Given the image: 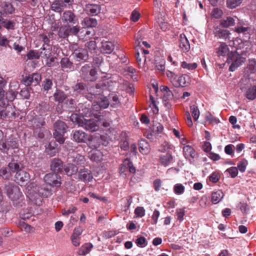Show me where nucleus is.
I'll return each instance as SVG.
<instances>
[{"label":"nucleus","instance_id":"62","mask_svg":"<svg viewBox=\"0 0 256 256\" xmlns=\"http://www.w3.org/2000/svg\"><path fill=\"white\" fill-rule=\"evenodd\" d=\"M28 60L38 59L40 58L39 52L31 50L27 54Z\"/></svg>","mask_w":256,"mask_h":256},{"label":"nucleus","instance_id":"52","mask_svg":"<svg viewBox=\"0 0 256 256\" xmlns=\"http://www.w3.org/2000/svg\"><path fill=\"white\" fill-rule=\"evenodd\" d=\"M156 67L160 71L163 72L165 69V61L164 59L160 58L155 60Z\"/></svg>","mask_w":256,"mask_h":256},{"label":"nucleus","instance_id":"12","mask_svg":"<svg viewBox=\"0 0 256 256\" xmlns=\"http://www.w3.org/2000/svg\"><path fill=\"white\" fill-rule=\"evenodd\" d=\"M88 92L85 94V97L90 101L95 100L97 97L100 95L101 92L100 86L96 84L95 86H92L88 89Z\"/></svg>","mask_w":256,"mask_h":256},{"label":"nucleus","instance_id":"10","mask_svg":"<svg viewBox=\"0 0 256 256\" xmlns=\"http://www.w3.org/2000/svg\"><path fill=\"white\" fill-rule=\"evenodd\" d=\"M78 179L86 183L91 182L93 179L91 170L86 168H80L78 172Z\"/></svg>","mask_w":256,"mask_h":256},{"label":"nucleus","instance_id":"3","mask_svg":"<svg viewBox=\"0 0 256 256\" xmlns=\"http://www.w3.org/2000/svg\"><path fill=\"white\" fill-rule=\"evenodd\" d=\"M68 128L66 124L62 121L57 120L54 124V136L56 140L60 144H62L64 142V134L66 132Z\"/></svg>","mask_w":256,"mask_h":256},{"label":"nucleus","instance_id":"11","mask_svg":"<svg viewBox=\"0 0 256 256\" xmlns=\"http://www.w3.org/2000/svg\"><path fill=\"white\" fill-rule=\"evenodd\" d=\"M70 4V0H57L52 3L51 8L55 12L60 13Z\"/></svg>","mask_w":256,"mask_h":256},{"label":"nucleus","instance_id":"24","mask_svg":"<svg viewBox=\"0 0 256 256\" xmlns=\"http://www.w3.org/2000/svg\"><path fill=\"white\" fill-rule=\"evenodd\" d=\"M74 92L76 94L84 95L88 91L86 84L83 82H78L72 86Z\"/></svg>","mask_w":256,"mask_h":256},{"label":"nucleus","instance_id":"30","mask_svg":"<svg viewBox=\"0 0 256 256\" xmlns=\"http://www.w3.org/2000/svg\"><path fill=\"white\" fill-rule=\"evenodd\" d=\"M224 196V194L222 191L218 190L214 192L212 194L211 200L212 204H217L220 202Z\"/></svg>","mask_w":256,"mask_h":256},{"label":"nucleus","instance_id":"59","mask_svg":"<svg viewBox=\"0 0 256 256\" xmlns=\"http://www.w3.org/2000/svg\"><path fill=\"white\" fill-rule=\"evenodd\" d=\"M84 117L80 116L77 114H73L70 116V119L72 122L74 123L78 124V126H80V121L83 120Z\"/></svg>","mask_w":256,"mask_h":256},{"label":"nucleus","instance_id":"1","mask_svg":"<svg viewBox=\"0 0 256 256\" xmlns=\"http://www.w3.org/2000/svg\"><path fill=\"white\" fill-rule=\"evenodd\" d=\"M4 190L8 198L13 202L15 206H22L24 200L23 195L18 186L9 182L5 185Z\"/></svg>","mask_w":256,"mask_h":256},{"label":"nucleus","instance_id":"6","mask_svg":"<svg viewBox=\"0 0 256 256\" xmlns=\"http://www.w3.org/2000/svg\"><path fill=\"white\" fill-rule=\"evenodd\" d=\"M80 73L82 76L88 81H94L96 78L97 72L95 68H91L89 64H86L80 69Z\"/></svg>","mask_w":256,"mask_h":256},{"label":"nucleus","instance_id":"55","mask_svg":"<svg viewBox=\"0 0 256 256\" xmlns=\"http://www.w3.org/2000/svg\"><path fill=\"white\" fill-rule=\"evenodd\" d=\"M184 186L181 184H176L174 188V191L176 194H182L184 192Z\"/></svg>","mask_w":256,"mask_h":256},{"label":"nucleus","instance_id":"60","mask_svg":"<svg viewBox=\"0 0 256 256\" xmlns=\"http://www.w3.org/2000/svg\"><path fill=\"white\" fill-rule=\"evenodd\" d=\"M163 126L159 122H155L152 126V130L154 132H156L158 134H161L163 131Z\"/></svg>","mask_w":256,"mask_h":256},{"label":"nucleus","instance_id":"4","mask_svg":"<svg viewBox=\"0 0 256 256\" xmlns=\"http://www.w3.org/2000/svg\"><path fill=\"white\" fill-rule=\"evenodd\" d=\"M245 61L246 58L236 52H232L228 54L226 62L228 64H231L229 68L230 71L234 72Z\"/></svg>","mask_w":256,"mask_h":256},{"label":"nucleus","instance_id":"9","mask_svg":"<svg viewBox=\"0 0 256 256\" xmlns=\"http://www.w3.org/2000/svg\"><path fill=\"white\" fill-rule=\"evenodd\" d=\"M41 79V75L40 74L34 73L24 78L22 82L26 86H36L40 84Z\"/></svg>","mask_w":256,"mask_h":256},{"label":"nucleus","instance_id":"61","mask_svg":"<svg viewBox=\"0 0 256 256\" xmlns=\"http://www.w3.org/2000/svg\"><path fill=\"white\" fill-rule=\"evenodd\" d=\"M228 51V48L226 44L224 43H222L220 44L219 48L218 53L222 56L225 55Z\"/></svg>","mask_w":256,"mask_h":256},{"label":"nucleus","instance_id":"17","mask_svg":"<svg viewBox=\"0 0 256 256\" xmlns=\"http://www.w3.org/2000/svg\"><path fill=\"white\" fill-rule=\"evenodd\" d=\"M190 83V78L186 74L182 75L176 80H172V85L175 87H185Z\"/></svg>","mask_w":256,"mask_h":256},{"label":"nucleus","instance_id":"27","mask_svg":"<svg viewBox=\"0 0 256 256\" xmlns=\"http://www.w3.org/2000/svg\"><path fill=\"white\" fill-rule=\"evenodd\" d=\"M64 171L66 175L71 176L78 172V168L74 164H68L64 166Z\"/></svg>","mask_w":256,"mask_h":256},{"label":"nucleus","instance_id":"51","mask_svg":"<svg viewBox=\"0 0 256 256\" xmlns=\"http://www.w3.org/2000/svg\"><path fill=\"white\" fill-rule=\"evenodd\" d=\"M32 123V127L34 130L35 129L42 128V126L44 124L45 122L43 119L38 118L34 120Z\"/></svg>","mask_w":256,"mask_h":256},{"label":"nucleus","instance_id":"44","mask_svg":"<svg viewBox=\"0 0 256 256\" xmlns=\"http://www.w3.org/2000/svg\"><path fill=\"white\" fill-rule=\"evenodd\" d=\"M40 50V52H39L40 57L41 56L42 58H46V60H48L51 55V50L50 48H46L44 46V45H43L42 48H41Z\"/></svg>","mask_w":256,"mask_h":256},{"label":"nucleus","instance_id":"58","mask_svg":"<svg viewBox=\"0 0 256 256\" xmlns=\"http://www.w3.org/2000/svg\"><path fill=\"white\" fill-rule=\"evenodd\" d=\"M98 99H100V100H98V102H99V104L101 106L102 108H106L110 104L108 99L106 98V97L104 98H100L99 96Z\"/></svg>","mask_w":256,"mask_h":256},{"label":"nucleus","instance_id":"42","mask_svg":"<svg viewBox=\"0 0 256 256\" xmlns=\"http://www.w3.org/2000/svg\"><path fill=\"white\" fill-rule=\"evenodd\" d=\"M58 36L60 38H64L69 36L68 25H64L60 28Z\"/></svg>","mask_w":256,"mask_h":256},{"label":"nucleus","instance_id":"49","mask_svg":"<svg viewBox=\"0 0 256 256\" xmlns=\"http://www.w3.org/2000/svg\"><path fill=\"white\" fill-rule=\"evenodd\" d=\"M73 162L77 165L82 166L85 164L86 159L84 156L79 154H76L74 156Z\"/></svg>","mask_w":256,"mask_h":256},{"label":"nucleus","instance_id":"8","mask_svg":"<svg viewBox=\"0 0 256 256\" xmlns=\"http://www.w3.org/2000/svg\"><path fill=\"white\" fill-rule=\"evenodd\" d=\"M44 180L50 186H60L61 184L60 177L56 172L46 174L44 177Z\"/></svg>","mask_w":256,"mask_h":256},{"label":"nucleus","instance_id":"5","mask_svg":"<svg viewBox=\"0 0 256 256\" xmlns=\"http://www.w3.org/2000/svg\"><path fill=\"white\" fill-rule=\"evenodd\" d=\"M72 56L75 61L82 63L88 62L89 59L88 50L85 48H75Z\"/></svg>","mask_w":256,"mask_h":256},{"label":"nucleus","instance_id":"18","mask_svg":"<svg viewBox=\"0 0 256 256\" xmlns=\"http://www.w3.org/2000/svg\"><path fill=\"white\" fill-rule=\"evenodd\" d=\"M6 84V81L3 78L0 76V106L4 107L8 104L6 98L5 92L4 88Z\"/></svg>","mask_w":256,"mask_h":256},{"label":"nucleus","instance_id":"45","mask_svg":"<svg viewBox=\"0 0 256 256\" xmlns=\"http://www.w3.org/2000/svg\"><path fill=\"white\" fill-rule=\"evenodd\" d=\"M0 22L2 24L3 26L8 30H14V23L11 20L1 18Z\"/></svg>","mask_w":256,"mask_h":256},{"label":"nucleus","instance_id":"13","mask_svg":"<svg viewBox=\"0 0 256 256\" xmlns=\"http://www.w3.org/2000/svg\"><path fill=\"white\" fill-rule=\"evenodd\" d=\"M61 20L63 23L74 24L78 22L76 16L70 10L64 12L61 16Z\"/></svg>","mask_w":256,"mask_h":256},{"label":"nucleus","instance_id":"19","mask_svg":"<svg viewBox=\"0 0 256 256\" xmlns=\"http://www.w3.org/2000/svg\"><path fill=\"white\" fill-rule=\"evenodd\" d=\"M178 46L181 50L184 52H188L190 50L189 42L184 34H182L180 36Z\"/></svg>","mask_w":256,"mask_h":256},{"label":"nucleus","instance_id":"41","mask_svg":"<svg viewBox=\"0 0 256 256\" xmlns=\"http://www.w3.org/2000/svg\"><path fill=\"white\" fill-rule=\"evenodd\" d=\"M93 246L91 243H86L83 245L78 250L79 255H86L90 252Z\"/></svg>","mask_w":256,"mask_h":256},{"label":"nucleus","instance_id":"28","mask_svg":"<svg viewBox=\"0 0 256 256\" xmlns=\"http://www.w3.org/2000/svg\"><path fill=\"white\" fill-rule=\"evenodd\" d=\"M102 153L97 150H92L89 154L90 160L96 162L101 161L102 160Z\"/></svg>","mask_w":256,"mask_h":256},{"label":"nucleus","instance_id":"29","mask_svg":"<svg viewBox=\"0 0 256 256\" xmlns=\"http://www.w3.org/2000/svg\"><path fill=\"white\" fill-rule=\"evenodd\" d=\"M60 65L62 70L66 71L72 70L74 68L73 63L68 58H64L61 60Z\"/></svg>","mask_w":256,"mask_h":256},{"label":"nucleus","instance_id":"48","mask_svg":"<svg viewBox=\"0 0 256 256\" xmlns=\"http://www.w3.org/2000/svg\"><path fill=\"white\" fill-rule=\"evenodd\" d=\"M190 112L192 113L194 120L196 121L200 116V110L198 107L196 105L190 106Z\"/></svg>","mask_w":256,"mask_h":256},{"label":"nucleus","instance_id":"2","mask_svg":"<svg viewBox=\"0 0 256 256\" xmlns=\"http://www.w3.org/2000/svg\"><path fill=\"white\" fill-rule=\"evenodd\" d=\"M30 188L32 189L30 190L29 191L32 198H38L39 197L42 196L48 198L52 194L51 189L46 183L34 186L32 184Z\"/></svg>","mask_w":256,"mask_h":256},{"label":"nucleus","instance_id":"63","mask_svg":"<svg viewBox=\"0 0 256 256\" xmlns=\"http://www.w3.org/2000/svg\"><path fill=\"white\" fill-rule=\"evenodd\" d=\"M136 243L138 246L144 248L146 245V239L144 237L140 236L136 240Z\"/></svg>","mask_w":256,"mask_h":256},{"label":"nucleus","instance_id":"7","mask_svg":"<svg viewBox=\"0 0 256 256\" xmlns=\"http://www.w3.org/2000/svg\"><path fill=\"white\" fill-rule=\"evenodd\" d=\"M80 122V126L87 130L95 132L99 128V122L96 120L92 118L88 120L84 118L83 120Z\"/></svg>","mask_w":256,"mask_h":256},{"label":"nucleus","instance_id":"15","mask_svg":"<svg viewBox=\"0 0 256 256\" xmlns=\"http://www.w3.org/2000/svg\"><path fill=\"white\" fill-rule=\"evenodd\" d=\"M63 162L61 160L57 158H54L52 160L50 164V170L56 173H62L63 172Z\"/></svg>","mask_w":256,"mask_h":256},{"label":"nucleus","instance_id":"35","mask_svg":"<svg viewBox=\"0 0 256 256\" xmlns=\"http://www.w3.org/2000/svg\"><path fill=\"white\" fill-rule=\"evenodd\" d=\"M172 160V156L169 153L161 155L160 156V161L161 164L164 166H168Z\"/></svg>","mask_w":256,"mask_h":256},{"label":"nucleus","instance_id":"34","mask_svg":"<svg viewBox=\"0 0 256 256\" xmlns=\"http://www.w3.org/2000/svg\"><path fill=\"white\" fill-rule=\"evenodd\" d=\"M54 99L55 101L62 102L67 98L66 94L60 90H56L54 94Z\"/></svg>","mask_w":256,"mask_h":256},{"label":"nucleus","instance_id":"53","mask_svg":"<svg viewBox=\"0 0 256 256\" xmlns=\"http://www.w3.org/2000/svg\"><path fill=\"white\" fill-rule=\"evenodd\" d=\"M8 145L10 148L15 149L18 148V143L16 138H9L7 140Z\"/></svg>","mask_w":256,"mask_h":256},{"label":"nucleus","instance_id":"33","mask_svg":"<svg viewBox=\"0 0 256 256\" xmlns=\"http://www.w3.org/2000/svg\"><path fill=\"white\" fill-rule=\"evenodd\" d=\"M214 34L216 36L226 40L228 38L230 32L227 30H222L217 28H215Z\"/></svg>","mask_w":256,"mask_h":256},{"label":"nucleus","instance_id":"43","mask_svg":"<svg viewBox=\"0 0 256 256\" xmlns=\"http://www.w3.org/2000/svg\"><path fill=\"white\" fill-rule=\"evenodd\" d=\"M235 24V20L233 18L228 16L226 19L221 20L220 24L224 28H228L230 26H233Z\"/></svg>","mask_w":256,"mask_h":256},{"label":"nucleus","instance_id":"14","mask_svg":"<svg viewBox=\"0 0 256 256\" xmlns=\"http://www.w3.org/2000/svg\"><path fill=\"white\" fill-rule=\"evenodd\" d=\"M88 145L92 148L96 149L101 144L105 145L106 142H103L102 138L101 136H92L90 138L88 137Z\"/></svg>","mask_w":256,"mask_h":256},{"label":"nucleus","instance_id":"38","mask_svg":"<svg viewBox=\"0 0 256 256\" xmlns=\"http://www.w3.org/2000/svg\"><path fill=\"white\" fill-rule=\"evenodd\" d=\"M79 112L82 117L90 116L92 114L91 108L87 106L86 104H81L79 107Z\"/></svg>","mask_w":256,"mask_h":256},{"label":"nucleus","instance_id":"32","mask_svg":"<svg viewBox=\"0 0 256 256\" xmlns=\"http://www.w3.org/2000/svg\"><path fill=\"white\" fill-rule=\"evenodd\" d=\"M108 99L111 106L113 108H117L120 104L118 97L117 94L114 93L110 94L108 95Z\"/></svg>","mask_w":256,"mask_h":256},{"label":"nucleus","instance_id":"37","mask_svg":"<svg viewBox=\"0 0 256 256\" xmlns=\"http://www.w3.org/2000/svg\"><path fill=\"white\" fill-rule=\"evenodd\" d=\"M184 155L186 158L191 157L194 158L196 152L194 148L190 146H186L183 148Z\"/></svg>","mask_w":256,"mask_h":256},{"label":"nucleus","instance_id":"64","mask_svg":"<svg viewBox=\"0 0 256 256\" xmlns=\"http://www.w3.org/2000/svg\"><path fill=\"white\" fill-rule=\"evenodd\" d=\"M85 46L90 51L94 50L97 48L96 44L94 40H90L85 44Z\"/></svg>","mask_w":256,"mask_h":256},{"label":"nucleus","instance_id":"23","mask_svg":"<svg viewBox=\"0 0 256 256\" xmlns=\"http://www.w3.org/2000/svg\"><path fill=\"white\" fill-rule=\"evenodd\" d=\"M74 140L77 142H86L88 139V135L82 130H75L72 134Z\"/></svg>","mask_w":256,"mask_h":256},{"label":"nucleus","instance_id":"47","mask_svg":"<svg viewBox=\"0 0 256 256\" xmlns=\"http://www.w3.org/2000/svg\"><path fill=\"white\" fill-rule=\"evenodd\" d=\"M246 68L249 72L254 74L256 72V60L254 58L249 60Z\"/></svg>","mask_w":256,"mask_h":256},{"label":"nucleus","instance_id":"56","mask_svg":"<svg viewBox=\"0 0 256 256\" xmlns=\"http://www.w3.org/2000/svg\"><path fill=\"white\" fill-rule=\"evenodd\" d=\"M10 148L8 145V142L6 140H0V150L5 154H8V152Z\"/></svg>","mask_w":256,"mask_h":256},{"label":"nucleus","instance_id":"39","mask_svg":"<svg viewBox=\"0 0 256 256\" xmlns=\"http://www.w3.org/2000/svg\"><path fill=\"white\" fill-rule=\"evenodd\" d=\"M53 86V82L52 78H46L44 79L42 84V88L44 92H48L52 89Z\"/></svg>","mask_w":256,"mask_h":256},{"label":"nucleus","instance_id":"25","mask_svg":"<svg viewBox=\"0 0 256 256\" xmlns=\"http://www.w3.org/2000/svg\"><path fill=\"white\" fill-rule=\"evenodd\" d=\"M114 50V44L110 42H102L100 48V52L104 54H110Z\"/></svg>","mask_w":256,"mask_h":256},{"label":"nucleus","instance_id":"16","mask_svg":"<svg viewBox=\"0 0 256 256\" xmlns=\"http://www.w3.org/2000/svg\"><path fill=\"white\" fill-rule=\"evenodd\" d=\"M127 171L130 173H134L136 172L135 168L132 162L128 158L124 160L123 163L120 167V174H124Z\"/></svg>","mask_w":256,"mask_h":256},{"label":"nucleus","instance_id":"20","mask_svg":"<svg viewBox=\"0 0 256 256\" xmlns=\"http://www.w3.org/2000/svg\"><path fill=\"white\" fill-rule=\"evenodd\" d=\"M15 178L17 182L20 185L26 184L30 180V174L22 170L16 174Z\"/></svg>","mask_w":256,"mask_h":256},{"label":"nucleus","instance_id":"26","mask_svg":"<svg viewBox=\"0 0 256 256\" xmlns=\"http://www.w3.org/2000/svg\"><path fill=\"white\" fill-rule=\"evenodd\" d=\"M46 152L50 156H54L58 152L57 144L54 142H50L46 146Z\"/></svg>","mask_w":256,"mask_h":256},{"label":"nucleus","instance_id":"22","mask_svg":"<svg viewBox=\"0 0 256 256\" xmlns=\"http://www.w3.org/2000/svg\"><path fill=\"white\" fill-rule=\"evenodd\" d=\"M8 169L12 173L17 174L22 168V164L18 160L13 158L8 165Z\"/></svg>","mask_w":256,"mask_h":256},{"label":"nucleus","instance_id":"54","mask_svg":"<svg viewBox=\"0 0 256 256\" xmlns=\"http://www.w3.org/2000/svg\"><path fill=\"white\" fill-rule=\"evenodd\" d=\"M69 36H77L80 30V27L78 26H68Z\"/></svg>","mask_w":256,"mask_h":256},{"label":"nucleus","instance_id":"57","mask_svg":"<svg viewBox=\"0 0 256 256\" xmlns=\"http://www.w3.org/2000/svg\"><path fill=\"white\" fill-rule=\"evenodd\" d=\"M242 2V0H227L226 4L230 8H234L239 6Z\"/></svg>","mask_w":256,"mask_h":256},{"label":"nucleus","instance_id":"31","mask_svg":"<svg viewBox=\"0 0 256 256\" xmlns=\"http://www.w3.org/2000/svg\"><path fill=\"white\" fill-rule=\"evenodd\" d=\"M139 150L144 154H146L150 152V145L146 140H140L139 142Z\"/></svg>","mask_w":256,"mask_h":256},{"label":"nucleus","instance_id":"46","mask_svg":"<svg viewBox=\"0 0 256 256\" xmlns=\"http://www.w3.org/2000/svg\"><path fill=\"white\" fill-rule=\"evenodd\" d=\"M5 106V110L6 112V114L8 118H12L15 116L16 112H15V108L12 105L7 104Z\"/></svg>","mask_w":256,"mask_h":256},{"label":"nucleus","instance_id":"50","mask_svg":"<svg viewBox=\"0 0 256 256\" xmlns=\"http://www.w3.org/2000/svg\"><path fill=\"white\" fill-rule=\"evenodd\" d=\"M12 172L8 168H2L0 169V176L5 180H8L12 176Z\"/></svg>","mask_w":256,"mask_h":256},{"label":"nucleus","instance_id":"40","mask_svg":"<svg viewBox=\"0 0 256 256\" xmlns=\"http://www.w3.org/2000/svg\"><path fill=\"white\" fill-rule=\"evenodd\" d=\"M246 96L250 100H254L256 98V85L249 88L247 90Z\"/></svg>","mask_w":256,"mask_h":256},{"label":"nucleus","instance_id":"21","mask_svg":"<svg viewBox=\"0 0 256 256\" xmlns=\"http://www.w3.org/2000/svg\"><path fill=\"white\" fill-rule=\"evenodd\" d=\"M84 10L88 15L96 16L100 12V7L98 4H88L86 5Z\"/></svg>","mask_w":256,"mask_h":256},{"label":"nucleus","instance_id":"36","mask_svg":"<svg viewBox=\"0 0 256 256\" xmlns=\"http://www.w3.org/2000/svg\"><path fill=\"white\" fill-rule=\"evenodd\" d=\"M82 24L84 27H95L97 25V20L95 18L86 17L84 19Z\"/></svg>","mask_w":256,"mask_h":256}]
</instances>
